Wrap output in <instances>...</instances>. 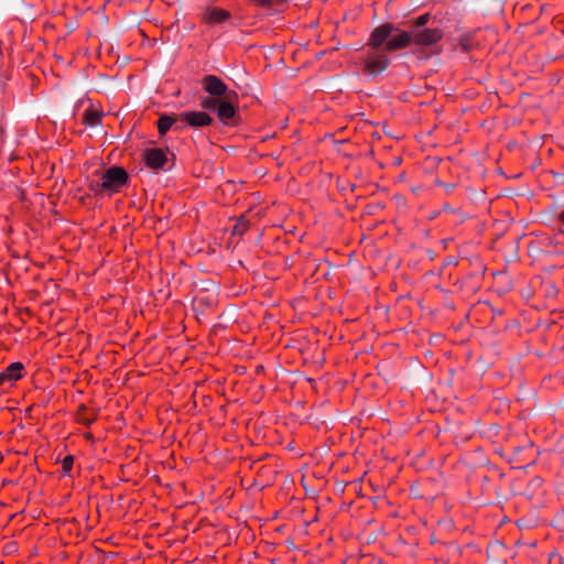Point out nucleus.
Instances as JSON below:
<instances>
[{"mask_svg":"<svg viewBox=\"0 0 564 564\" xmlns=\"http://www.w3.org/2000/svg\"><path fill=\"white\" fill-rule=\"evenodd\" d=\"M24 376V366L23 364L17 361L10 364L1 373H0V386L10 384L12 386L15 381L20 380Z\"/></svg>","mask_w":564,"mask_h":564,"instance_id":"obj_8","label":"nucleus"},{"mask_svg":"<svg viewBox=\"0 0 564 564\" xmlns=\"http://www.w3.org/2000/svg\"><path fill=\"white\" fill-rule=\"evenodd\" d=\"M102 112L94 107H89L83 116V122L88 127H96L101 122Z\"/></svg>","mask_w":564,"mask_h":564,"instance_id":"obj_11","label":"nucleus"},{"mask_svg":"<svg viewBox=\"0 0 564 564\" xmlns=\"http://www.w3.org/2000/svg\"><path fill=\"white\" fill-rule=\"evenodd\" d=\"M220 100L214 99V98H205L202 100V107L204 109H217L218 102Z\"/></svg>","mask_w":564,"mask_h":564,"instance_id":"obj_16","label":"nucleus"},{"mask_svg":"<svg viewBox=\"0 0 564 564\" xmlns=\"http://www.w3.org/2000/svg\"><path fill=\"white\" fill-rule=\"evenodd\" d=\"M145 164L148 167L158 170L165 165L167 159L162 149H150L144 154Z\"/></svg>","mask_w":564,"mask_h":564,"instance_id":"obj_9","label":"nucleus"},{"mask_svg":"<svg viewBox=\"0 0 564 564\" xmlns=\"http://www.w3.org/2000/svg\"><path fill=\"white\" fill-rule=\"evenodd\" d=\"M443 35L444 33L440 28H413L411 31H399L387 43V50L400 51L406 48L411 44L431 46L438 43L443 39Z\"/></svg>","mask_w":564,"mask_h":564,"instance_id":"obj_1","label":"nucleus"},{"mask_svg":"<svg viewBox=\"0 0 564 564\" xmlns=\"http://www.w3.org/2000/svg\"><path fill=\"white\" fill-rule=\"evenodd\" d=\"M203 88L206 93L215 97H225L236 96L234 91L228 93L227 85L215 75H206L203 80Z\"/></svg>","mask_w":564,"mask_h":564,"instance_id":"obj_5","label":"nucleus"},{"mask_svg":"<svg viewBox=\"0 0 564 564\" xmlns=\"http://www.w3.org/2000/svg\"><path fill=\"white\" fill-rule=\"evenodd\" d=\"M389 52L368 47L360 58L362 73L375 76L386 70L390 64V58L387 55Z\"/></svg>","mask_w":564,"mask_h":564,"instance_id":"obj_3","label":"nucleus"},{"mask_svg":"<svg viewBox=\"0 0 564 564\" xmlns=\"http://www.w3.org/2000/svg\"><path fill=\"white\" fill-rule=\"evenodd\" d=\"M94 417H88L86 415V408L83 405L80 406L79 409V412H78V421L85 425H89L94 422Z\"/></svg>","mask_w":564,"mask_h":564,"instance_id":"obj_15","label":"nucleus"},{"mask_svg":"<svg viewBox=\"0 0 564 564\" xmlns=\"http://www.w3.org/2000/svg\"><path fill=\"white\" fill-rule=\"evenodd\" d=\"M127 182V172L122 167L112 166L102 173L100 182H91L90 189L95 194H101L106 192L111 195L112 193L119 192V189L123 187Z\"/></svg>","mask_w":564,"mask_h":564,"instance_id":"obj_2","label":"nucleus"},{"mask_svg":"<svg viewBox=\"0 0 564 564\" xmlns=\"http://www.w3.org/2000/svg\"><path fill=\"white\" fill-rule=\"evenodd\" d=\"M231 97L220 100L217 106V116L224 123H229L236 115L235 106L231 102Z\"/></svg>","mask_w":564,"mask_h":564,"instance_id":"obj_10","label":"nucleus"},{"mask_svg":"<svg viewBox=\"0 0 564 564\" xmlns=\"http://www.w3.org/2000/svg\"><path fill=\"white\" fill-rule=\"evenodd\" d=\"M177 121H180L178 117L174 118L167 115L161 116L160 119L158 120L159 133L162 135L165 134L171 129V127Z\"/></svg>","mask_w":564,"mask_h":564,"instance_id":"obj_12","label":"nucleus"},{"mask_svg":"<svg viewBox=\"0 0 564 564\" xmlns=\"http://www.w3.org/2000/svg\"><path fill=\"white\" fill-rule=\"evenodd\" d=\"M230 18V12L228 10L208 6L204 10L202 15V21L208 25H215L226 22Z\"/></svg>","mask_w":564,"mask_h":564,"instance_id":"obj_7","label":"nucleus"},{"mask_svg":"<svg viewBox=\"0 0 564 564\" xmlns=\"http://www.w3.org/2000/svg\"><path fill=\"white\" fill-rule=\"evenodd\" d=\"M180 122L193 127L200 128L212 123V117L204 111H185L178 116Z\"/></svg>","mask_w":564,"mask_h":564,"instance_id":"obj_6","label":"nucleus"},{"mask_svg":"<svg viewBox=\"0 0 564 564\" xmlns=\"http://www.w3.org/2000/svg\"><path fill=\"white\" fill-rule=\"evenodd\" d=\"M430 21V14H422L417 17L414 21V28L422 29L424 25H426Z\"/></svg>","mask_w":564,"mask_h":564,"instance_id":"obj_17","label":"nucleus"},{"mask_svg":"<svg viewBox=\"0 0 564 564\" xmlns=\"http://www.w3.org/2000/svg\"><path fill=\"white\" fill-rule=\"evenodd\" d=\"M258 6L261 7H272V8H280L283 6L286 0H253Z\"/></svg>","mask_w":564,"mask_h":564,"instance_id":"obj_13","label":"nucleus"},{"mask_svg":"<svg viewBox=\"0 0 564 564\" xmlns=\"http://www.w3.org/2000/svg\"><path fill=\"white\" fill-rule=\"evenodd\" d=\"M247 223L239 220L234 227V234L242 235L247 230Z\"/></svg>","mask_w":564,"mask_h":564,"instance_id":"obj_18","label":"nucleus"},{"mask_svg":"<svg viewBox=\"0 0 564 564\" xmlns=\"http://www.w3.org/2000/svg\"><path fill=\"white\" fill-rule=\"evenodd\" d=\"M394 31L393 25L391 24H382L377 26L369 36L367 42V46L370 48L378 50H387V43L394 36L392 32Z\"/></svg>","mask_w":564,"mask_h":564,"instance_id":"obj_4","label":"nucleus"},{"mask_svg":"<svg viewBox=\"0 0 564 564\" xmlns=\"http://www.w3.org/2000/svg\"><path fill=\"white\" fill-rule=\"evenodd\" d=\"M74 458L72 455H67L62 460V469L65 474H69L73 469Z\"/></svg>","mask_w":564,"mask_h":564,"instance_id":"obj_14","label":"nucleus"},{"mask_svg":"<svg viewBox=\"0 0 564 564\" xmlns=\"http://www.w3.org/2000/svg\"><path fill=\"white\" fill-rule=\"evenodd\" d=\"M561 219L564 220V212L561 214Z\"/></svg>","mask_w":564,"mask_h":564,"instance_id":"obj_19","label":"nucleus"}]
</instances>
